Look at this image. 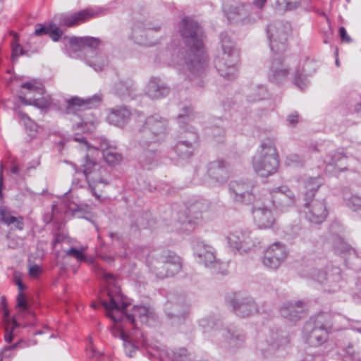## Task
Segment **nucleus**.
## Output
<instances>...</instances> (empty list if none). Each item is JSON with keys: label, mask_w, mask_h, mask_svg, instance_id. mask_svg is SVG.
<instances>
[{"label": "nucleus", "mask_w": 361, "mask_h": 361, "mask_svg": "<svg viewBox=\"0 0 361 361\" xmlns=\"http://www.w3.org/2000/svg\"><path fill=\"white\" fill-rule=\"evenodd\" d=\"M62 35V30H60L55 24L52 23L51 28H50V32L49 33L51 39L54 42H57L61 38Z\"/></svg>", "instance_id": "obj_61"}, {"label": "nucleus", "mask_w": 361, "mask_h": 361, "mask_svg": "<svg viewBox=\"0 0 361 361\" xmlns=\"http://www.w3.org/2000/svg\"><path fill=\"white\" fill-rule=\"evenodd\" d=\"M225 121L221 118H215L211 123V126L207 128V133L211 136L214 141L223 142L225 137Z\"/></svg>", "instance_id": "obj_36"}, {"label": "nucleus", "mask_w": 361, "mask_h": 361, "mask_svg": "<svg viewBox=\"0 0 361 361\" xmlns=\"http://www.w3.org/2000/svg\"><path fill=\"white\" fill-rule=\"evenodd\" d=\"M130 116V111L126 106H116L111 109L107 121L110 124L123 126L128 121Z\"/></svg>", "instance_id": "obj_32"}, {"label": "nucleus", "mask_w": 361, "mask_h": 361, "mask_svg": "<svg viewBox=\"0 0 361 361\" xmlns=\"http://www.w3.org/2000/svg\"><path fill=\"white\" fill-rule=\"evenodd\" d=\"M193 118L192 107L187 106L182 108L178 116V123L183 128L176 140V144L171 146V150L180 159H188L192 157L198 142L199 136L194 128H186L184 125Z\"/></svg>", "instance_id": "obj_8"}, {"label": "nucleus", "mask_w": 361, "mask_h": 361, "mask_svg": "<svg viewBox=\"0 0 361 361\" xmlns=\"http://www.w3.org/2000/svg\"><path fill=\"white\" fill-rule=\"evenodd\" d=\"M190 305L184 296L172 298L165 303L164 312L173 324L183 323L188 316Z\"/></svg>", "instance_id": "obj_16"}, {"label": "nucleus", "mask_w": 361, "mask_h": 361, "mask_svg": "<svg viewBox=\"0 0 361 361\" xmlns=\"http://www.w3.org/2000/svg\"><path fill=\"white\" fill-rule=\"evenodd\" d=\"M19 99L25 105H32L39 109H46L51 104L49 95L44 94L41 97H27V95H19Z\"/></svg>", "instance_id": "obj_40"}, {"label": "nucleus", "mask_w": 361, "mask_h": 361, "mask_svg": "<svg viewBox=\"0 0 361 361\" xmlns=\"http://www.w3.org/2000/svg\"><path fill=\"white\" fill-rule=\"evenodd\" d=\"M322 356L319 353L310 348L301 354L298 361H322Z\"/></svg>", "instance_id": "obj_55"}, {"label": "nucleus", "mask_w": 361, "mask_h": 361, "mask_svg": "<svg viewBox=\"0 0 361 361\" xmlns=\"http://www.w3.org/2000/svg\"><path fill=\"white\" fill-rule=\"evenodd\" d=\"M193 61L185 56L183 49L177 48L175 41L171 42L164 49L160 50L155 56L154 62L166 65L175 64L179 66L180 73L198 87H202L204 84V75L200 71H196V66Z\"/></svg>", "instance_id": "obj_5"}, {"label": "nucleus", "mask_w": 361, "mask_h": 361, "mask_svg": "<svg viewBox=\"0 0 361 361\" xmlns=\"http://www.w3.org/2000/svg\"><path fill=\"white\" fill-rule=\"evenodd\" d=\"M324 181L320 176L309 178L304 181L302 191V201L315 199V196Z\"/></svg>", "instance_id": "obj_34"}, {"label": "nucleus", "mask_w": 361, "mask_h": 361, "mask_svg": "<svg viewBox=\"0 0 361 361\" xmlns=\"http://www.w3.org/2000/svg\"><path fill=\"white\" fill-rule=\"evenodd\" d=\"M109 301H102V305L106 310V315L115 323L127 321L130 324H135L137 318L141 323L152 325L155 322L157 316L153 308L146 306H134L131 312H126L128 303L122 300L119 295L113 296L109 293Z\"/></svg>", "instance_id": "obj_4"}, {"label": "nucleus", "mask_w": 361, "mask_h": 361, "mask_svg": "<svg viewBox=\"0 0 361 361\" xmlns=\"http://www.w3.org/2000/svg\"><path fill=\"white\" fill-rule=\"evenodd\" d=\"M3 322L5 331L4 340L6 343H10L13 340V332L16 329L19 327V323L15 319H11L8 310H4Z\"/></svg>", "instance_id": "obj_39"}, {"label": "nucleus", "mask_w": 361, "mask_h": 361, "mask_svg": "<svg viewBox=\"0 0 361 361\" xmlns=\"http://www.w3.org/2000/svg\"><path fill=\"white\" fill-rule=\"evenodd\" d=\"M290 32V25L283 22H274L267 28V35L271 51L275 55H281L288 47V37Z\"/></svg>", "instance_id": "obj_13"}, {"label": "nucleus", "mask_w": 361, "mask_h": 361, "mask_svg": "<svg viewBox=\"0 0 361 361\" xmlns=\"http://www.w3.org/2000/svg\"><path fill=\"white\" fill-rule=\"evenodd\" d=\"M268 92L263 85H255L251 89V92L247 95V100L250 102H257L267 98Z\"/></svg>", "instance_id": "obj_46"}, {"label": "nucleus", "mask_w": 361, "mask_h": 361, "mask_svg": "<svg viewBox=\"0 0 361 361\" xmlns=\"http://www.w3.org/2000/svg\"><path fill=\"white\" fill-rule=\"evenodd\" d=\"M178 222L180 224L179 229L183 231L190 232L195 228V221L188 216H185L184 219L179 217Z\"/></svg>", "instance_id": "obj_56"}, {"label": "nucleus", "mask_w": 361, "mask_h": 361, "mask_svg": "<svg viewBox=\"0 0 361 361\" xmlns=\"http://www.w3.org/2000/svg\"><path fill=\"white\" fill-rule=\"evenodd\" d=\"M126 335L128 339L136 343L137 345L145 346L148 344L145 334L135 326V324L133 325L132 329Z\"/></svg>", "instance_id": "obj_45"}, {"label": "nucleus", "mask_w": 361, "mask_h": 361, "mask_svg": "<svg viewBox=\"0 0 361 361\" xmlns=\"http://www.w3.org/2000/svg\"><path fill=\"white\" fill-rule=\"evenodd\" d=\"M170 88L159 78L152 77L147 84L146 94L153 99H159L166 97Z\"/></svg>", "instance_id": "obj_29"}, {"label": "nucleus", "mask_w": 361, "mask_h": 361, "mask_svg": "<svg viewBox=\"0 0 361 361\" xmlns=\"http://www.w3.org/2000/svg\"><path fill=\"white\" fill-rule=\"evenodd\" d=\"M286 247L280 242L271 245L264 252L263 264L271 269H276L287 257Z\"/></svg>", "instance_id": "obj_20"}, {"label": "nucleus", "mask_w": 361, "mask_h": 361, "mask_svg": "<svg viewBox=\"0 0 361 361\" xmlns=\"http://www.w3.org/2000/svg\"><path fill=\"white\" fill-rule=\"evenodd\" d=\"M271 202L274 207L281 211H287L294 206L295 195L287 186L275 188L271 192Z\"/></svg>", "instance_id": "obj_21"}, {"label": "nucleus", "mask_w": 361, "mask_h": 361, "mask_svg": "<svg viewBox=\"0 0 361 361\" xmlns=\"http://www.w3.org/2000/svg\"><path fill=\"white\" fill-rule=\"evenodd\" d=\"M101 100L100 94H95L85 99L72 97L66 102L65 111L66 114H75L77 111L95 108L99 105Z\"/></svg>", "instance_id": "obj_23"}, {"label": "nucleus", "mask_w": 361, "mask_h": 361, "mask_svg": "<svg viewBox=\"0 0 361 361\" xmlns=\"http://www.w3.org/2000/svg\"><path fill=\"white\" fill-rule=\"evenodd\" d=\"M52 23H49V25L45 24H39L38 28H36L35 31V35L36 36H41L44 35H49L50 32V28H51Z\"/></svg>", "instance_id": "obj_63"}, {"label": "nucleus", "mask_w": 361, "mask_h": 361, "mask_svg": "<svg viewBox=\"0 0 361 361\" xmlns=\"http://www.w3.org/2000/svg\"><path fill=\"white\" fill-rule=\"evenodd\" d=\"M220 39L223 54L220 58L215 60V67L221 77L231 80L236 75L239 53L227 33L221 32Z\"/></svg>", "instance_id": "obj_11"}, {"label": "nucleus", "mask_w": 361, "mask_h": 361, "mask_svg": "<svg viewBox=\"0 0 361 361\" xmlns=\"http://www.w3.org/2000/svg\"><path fill=\"white\" fill-rule=\"evenodd\" d=\"M148 216H149L148 214H145L141 216H139L137 218L136 222L135 223V224H133L131 226V228L133 229L135 228V231L136 229L145 228L148 226H151L150 222L149 220H147Z\"/></svg>", "instance_id": "obj_58"}, {"label": "nucleus", "mask_w": 361, "mask_h": 361, "mask_svg": "<svg viewBox=\"0 0 361 361\" xmlns=\"http://www.w3.org/2000/svg\"><path fill=\"white\" fill-rule=\"evenodd\" d=\"M260 240L257 237L256 233L251 231L247 228L245 240H244V251H247L252 247H256L257 245L260 244Z\"/></svg>", "instance_id": "obj_51"}, {"label": "nucleus", "mask_w": 361, "mask_h": 361, "mask_svg": "<svg viewBox=\"0 0 361 361\" xmlns=\"http://www.w3.org/2000/svg\"><path fill=\"white\" fill-rule=\"evenodd\" d=\"M160 30V25H152L149 22H137L132 29L131 37L140 45L152 46L157 44L154 34Z\"/></svg>", "instance_id": "obj_17"}, {"label": "nucleus", "mask_w": 361, "mask_h": 361, "mask_svg": "<svg viewBox=\"0 0 361 361\" xmlns=\"http://www.w3.org/2000/svg\"><path fill=\"white\" fill-rule=\"evenodd\" d=\"M288 70L283 63V58L281 55H275L269 66V78L274 82H281L287 78Z\"/></svg>", "instance_id": "obj_26"}, {"label": "nucleus", "mask_w": 361, "mask_h": 361, "mask_svg": "<svg viewBox=\"0 0 361 361\" xmlns=\"http://www.w3.org/2000/svg\"><path fill=\"white\" fill-rule=\"evenodd\" d=\"M341 355L343 361H361L360 353L352 344L348 345L342 350Z\"/></svg>", "instance_id": "obj_48"}, {"label": "nucleus", "mask_w": 361, "mask_h": 361, "mask_svg": "<svg viewBox=\"0 0 361 361\" xmlns=\"http://www.w3.org/2000/svg\"><path fill=\"white\" fill-rule=\"evenodd\" d=\"M326 154L323 161L326 166H333L339 171L347 170L346 166H343L342 162L346 160L344 149L336 148L333 143L328 142L326 145Z\"/></svg>", "instance_id": "obj_24"}, {"label": "nucleus", "mask_w": 361, "mask_h": 361, "mask_svg": "<svg viewBox=\"0 0 361 361\" xmlns=\"http://www.w3.org/2000/svg\"><path fill=\"white\" fill-rule=\"evenodd\" d=\"M310 63V62L307 61L304 64L302 73L297 70L295 73L293 79L294 84L300 90H304L309 84L306 75L308 73L307 66Z\"/></svg>", "instance_id": "obj_43"}, {"label": "nucleus", "mask_w": 361, "mask_h": 361, "mask_svg": "<svg viewBox=\"0 0 361 361\" xmlns=\"http://www.w3.org/2000/svg\"><path fill=\"white\" fill-rule=\"evenodd\" d=\"M137 257L145 259L149 271L157 279H163L178 274L182 268L179 256L170 250H153L145 248Z\"/></svg>", "instance_id": "obj_6"}, {"label": "nucleus", "mask_w": 361, "mask_h": 361, "mask_svg": "<svg viewBox=\"0 0 361 361\" xmlns=\"http://www.w3.org/2000/svg\"><path fill=\"white\" fill-rule=\"evenodd\" d=\"M305 305L302 301L288 302L280 309L281 315L291 322H297L305 315Z\"/></svg>", "instance_id": "obj_27"}, {"label": "nucleus", "mask_w": 361, "mask_h": 361, "mask_svg": "<svg viewBox=\"0 0 361 361\" xmlns=\"http://www.w3.org/2000/svg\"><path fill=\"white\" fill-rule=\"evenodd\" d=\"M18 114H19V116H20V118L21 119H23V120H27V121H28V123H25V128H26V129H28V128L30 129L29 135L31 136V137L35 136V134H36V129H35L36 125L30 120V118H28V116L25 114L22 113V112H19Z\"/></svg>", "instance_id": "obj_59"}, {"label": "nucleus", "mask_w": 361, "mask_h": 361, "mask_svg": "<svg viewBox=\"0 0 361 361\" xmlns=\"http://www.w3.org/2000/svg\"><path fill=\"white\" fill-rule=\"evenodd\" d=\"M333 248L335 253L341 255L345 261H347V257L351 255H354L356 257H358L356 250L341 238L334 240Z\"/></svg>", "instance_id": "obj_42"}, {"label": "nucleus", "mask_w": 361, "mask_h": 361, "mask_svg": "<svg viewBox=\"0 0 361 361\" xmlns=\"http://www.w3.org/2000/svg\"><path fill=\"white\" fill-rule=\"evenodd\" d=\"M168 133L169 122L166 118L159 115L146 118L135 135L136 142L142 150L140 159L144 167L151 169L159 155L157 147L165 140Z\"/></svg>", "instance_id": "obj_1"}, {"label": "nucleus", "mask_w": 361, "mask_h": 361, "mask_svg": "<svg viewBox=\"0 0 361 361\" xmlns=\"http://www.w3.org/2000/svg\"><path fill=\"white\" fill-rule=\"evenodd\" d=\"M178 32L185 47H181L185 56L196 66V71L205 75L207 56L203 51V30L200 25L189 17H183L179 23Z\"/></svg>", "instance_id": "obj_3"}, {"label": "nucleus", "mask_w": 361, "mask_h": 361, "mask_svg": "<svg viewBox=\"0 0 361 361\" xmlns=\"http://www.w3.org/2000/svg\"><path fill=\"white\" fill-rule=\"evenodd\" d=\"M20 87L23 89L27 90V93L24 94L27 97H41L45 94L44 87L40 83L27 82L23 83Z\"/></svg>", "instance_id": "obj_44"}, {"label": "nucleus", "mask_w": 361, "mask_h": 361, "mask_svg": "<svg viewBox=\"0 0 361 361\" xmlns=\"http://www.w3.org/2000/svg\"><path fill=\"white\" fill-rule=\"evenodd\" d=\"M286 121L289 126H295L299 121V114L297 111L290 113L287 116Z\"/></svg>", "instance_id": "obj_64"}, {"label": "nucleus", "mask_w": 361, "mask_h": 361, "mask_svg": "<svg viewBox=\"0 0 361 361\" xmlns=\"http://www.w3.org/2000/svg\"><path fill=\"white\" fill-rule=\"evenodd\" d=\"M118 333L123 341L126 355L130 357H133L140 345L128 339L126 334L121 331H118Z\"/></svg>", "instance_id": "obj_47"}, {"label": "nucleus", "mask_w": 361, "mask_h": 361, "mask_svg": "<svg viewBox=\"0 0 361 361\" xmlns=\"http://www.w3.org/2000/svg\"><path fill=\"white\" fill-rule=\"evenodd\" d=\"M82 173L86 178L88 188L97 200L102 201V192L103 188L109 185L107 178L108 171L97 161L87 154L82 165Z\"/></svg>", "instance_id": "obj_12"}, {"label": "nucleus", "mask_w": 361, "mask_h": 361, "mask_svg": "<svg viewBox=\"0 0 361 361\" xmlns=\"http://www.w3.org/2000/svg\"><path fill=\"white\" fill-rule=\"evenodd\" d=\"M194 255L198 263L211 269L213 272L219 271V262L216 258L215 250L202 241H198L193 245Z\"/></svg>", "instance_id": "obj_19"}, {"label": "nucleus", "mask_w": 361, "mask_h": 361, "mask_svg": "<svg viewBox=\"0 0 361 361\" xmlns=\"http://www.w3.org/2000/svg\"><path fill=\"white\" fill-rule=\"evenodd\" d=\"M86 354L90 359H95L98 361H100V358L103 355V353L99 352L93 346L86 349Z\"/></svg>", "instance_id": "obj_62"}, {"label": "nucleus", "mask_w": 361, "mask_h": 361, "mask_svg": "<svg viewBox=\"0 0 361 361\" xmlns=\"http://www.w3.org/2000/svg\"><path fill=\"white\" fill-rule=\"evenodd\" d=\"M252 215L255 224L259 228H270L275 221V218L271 211L267 207H254Z\"/></svg>", "instance_id": "obj_30"}, {"label": "nucleus", "mask_w": 361, "mask_h": 361, "mask_svg": "<svg viewBox=\"0 0 361 361\" xmlns=\"http://www.w3.org/2000/svg\"><path fill=\"white\" fill-rule=\"evenodd\" d=\"M332 326L331 316L326 312L319 313L305 324L303 339L311 346H319L327 340Z\"/></svg>", "instance_id": "obj_9"}, {"label": "nucleus", "mask_w": 361, "mask_h": 361, "mask_svg": "<svg viewBox=\"0 0 361 361\" xmlns=\"http://www.w3.org/2000/svg\"><path fill=\"white\" fill-rule=\"evenodd\" d=\"M260 149L253 157L255 171L262 177L273 175L279 166V154L273 140L267 138L262 141Z\"/></svg>", "instance_id": "obj_10"}, {"label": "nucleus", "mask_w": 361, "mask_h": 361, "mask_svg": "<svg viewBox=\"0 0 361 361\" xmlns=\"http://www.w3.org/2000/svg\"><path fill=\"white\" fill-rule=\"evenodd\" d=\"M247 229L240 228L229 233L227 236V240L230 247L238 251H244V240H245Z\"/></svg>", "instance_id": "obj_38"}, {"label": "nucleus", "mask_w": 361, "mask_h": 361, "mask_svg": "<svg viewBox=\"0 0 361 361\" xmlns=\"http://www.w3.org/2000/svg\"><path fill=\"white\" fill-rule=\"evenodd\" d=\"M167 355L171 361H191L188 350L185 348L168 351Z\"/></svg>", "instance_id": "obj_49"}, {"label": "nucleus", "mask_w": 361, "mask_h": 361, "mask_svg": "<svg viewBox=\"0 0 361 361\" xmlns=\"http://www.w3.org/2000/svg\"><path fill=\"white\" fill-rule=\"evenodd\" d=\"M301 0H277L276 4L279 9L293 11L299 7Z\"/></svg>", "instance_id": "obj_52"}, {"label": "nucleus", "mask_w": 361, "mask_h": 361, "mask_svg": "<svg viewBox=\"0 0 361 361\" xmlns=\"http://www.w3.org/2000/svg\"><path fill=\"white\" fill-rule=\"evenodd\" d=\"M302 202V212L309 222L319 224L325 221L328 211L324 200L315 198Z\"/></svg>", "instance_id": "obj_18"}, {"label": "nucleus", "mask_w": 361, "mask_h": 361, "mask_svg": "<svg viewBox=\"0 0 361 361\" xmlns=\"http://www.w3.org/2000/svg\"><path fill=\"white\" fill-rule=\"evenodd\" d=\"M88 10H83L71 14H62L59 18L61 25L72 27L86 21L92 16Z\"/></svg>", "instance_id": "obj_31"}, {"label": "nucleus", "mask_w": 361, "mask_h": 361, "mask_svg": "<svg viewBox=\"0 0 361 361\" xmlns=\"http://www.w3.org/2000/svg\"><path fill=\"white\" fill-rule=\"evenodd\" d=\"M101 147L103 157L109 165L115 166L121 162L122 155L116 151V148L109 146L107 142L102 143Z\"/></svg>", "instance_id": "obj_41"}, {"label": "nucleus", "mask_w": 361, "mask_h": 361, "mask_svg": "<svg viewBox=\"0 0 361 361\" xmlns=\"http://www.w3.org/2000/svg\"><path fill=\"white\" fill-rule=\"evenodd\" d=\"M342 281L341 270L339 267H327V276L324 284L326 290L335 292L341 288L340 283Z\"/></svg>", "instance_id": "obj_35"}, {"label": "nucleus", "mask_w": 361, "mask_h": 361, "mask_svg": "<svg viewBox=\"0 0 361 361\" xmlns=\"http://www.w3.org/2000/svg\"><path fill=\"white\" fill-rule=\"evenodd\" d=\"M289 341V334L287 331L281 329H271L267 340L257 344V348L264 358H270L281 348L286 346Z\"/></svg>", "instance_id": "obj_14"}, {"label": "nucleus", "mask_w": 361, "mask_h": 361, "mask_svg": "<svg viewBox=\"0 0 361 361\" xmlns=\"http://www.w3.org/2000/svg\"><path fill=\"white\" fill-rule=\"evenodd\" d=\"M0 221L6 225L14 224L16 217L4 207H0Z\"/></svg>", "instance_id": "obj_57"}, {"label": "nucleus", "mask_w": 361, "mask_h": 361, "mask_svg": "<svg viewBox=\"0 0 361 361\" xmlns=\"http://www.w3.org/2000/svg\"><path fill=\"white\" fill-rule=\"evenodd\" d=\"M86 247H82L80 249H78L74 247H71L70 249L66 250V254L68 256L75 257L77 260L80 262L87 261L89 263L92 264V269L96 275L102 279H104L108 284L111 286L116 285V279L114 274L106 272L101 266L94 262L92 259L87 260L84 252Z\"/></svg>", "instance_id": "obj_22"}, {"label": "nucleus", "mask_w": 361, "mask_h": 361, "mask_svg": "<svg viewBox=\"0 0 361 361\" xmlns=\"http://www.w3.org/2000/svg\"><path fill=\"white\" fill-rule=\"evenodd\" d=\"M233 312L240 317H247L257 312V305L251 297H235L231 302Z\"/></svg>", "instance_id": "obj_25"}, {"label": "nucleus", "mask_w": 361, "mask_h": 361, "mask_svg": "<svg viewBox=\"0 0 361 361\" xmlns=\"http://www.w3.org/2000/svg\"><path fill=\"white\" fill-rule=\"evenodd\" d=\"M228 20L235 22H241L247 23L250 21L248 6L245 5H238L231 7L228 16Z\"/></svg>", "instance_id": "obj_37"}, {"label": "nucleus", "mask_w": 361, "mask_h": 361, "mask_svg": "<svg viewBox=\"0 0 361 361\" xmlns=\"http://www.w3.org/2000/svg\"><path fill=\"white\" fill-rule=\"evenodd\" d=\"M285 233L289 238H294L300 235L303 233V229L299 222H295L288 226L286 228Z\"/></svg>", "instance_id": "obj_54"}, {"label": "nucleus", "mask_w": 361, "mask_h": 361, "mask_svg": "<svg viewBox=\"0 0 361 361\" xmlns=\"http://www.w3.org/2000/svg\"><path fill=\"white\" fill-rule=\"evenodd\" d=\"M327 276V271L326 270H320L317 269L313 271L312 277L313 279L322 284H325L326 279Z\"/></svg>", "instance_id": "obj_60"}, {"label": "nucleus", "mask_w": 361, "mask_h": 361, "mask_svg": "<svg viewBox=\"0 0 361 361\" xmlns=\"http://www.w3.org/2000/svg\"><path fill=\"white\" fill-rule=\"evenodd\" d=\"M64 43L68 42L73 51V57L83 58L86 64L95 71H102L108 65L107 57L97 50L101 41L92 37H64Z\"/></svg>", "instance_id": "obj_7"}, {"label": "nucleus", "mask_w": 361, "mask_h": 361, "mask_svg": "<svg viewBox=\"0 0 361 361\" xmlns=\"http://www.w3.org/2000/svg\"><path fill=\"white\" fill-rule=\"evenodd\" d=\"M16 307H18L21 311L30 314L32 317H35V314L29 309L25 295L23 292H18L16 298Z\"/></svg>", "instance_id": "obj_53"}, {"label": "nucleus", "mask_w": 361, "mask_h": 361, "mask_svg": "<svg viewBox=\"0 0 361 361\" xmlns=\"http://www.w3.org/2000/svg\"><path fill=\"white\" fill-rule=\"evenodd\" d=\"M346 206L353 212L361 214V197L357 195H351L345 199Z\"/></svg>", "instance_id": "obj_50"}, {"label": "nucleus", "mask_w": 361, "mask_h": 361, "mask_svg": "<svg viewBox=\"0 0 361 361\" xmlns=\"http://www.w3.org/2000/svg\"><path fill=\"white\" fill-rule=\"evenodd\" d=\"M254 184L250 180H231L228 184L231 198L233 202L249 204L254 202Z\"/></svg>", "instance_id": "obj_15"}, {"label": "nucleus", "mask_w": 361, "mask_h": 361, "mask_svg": "<svg viewBox=\"0 0 361 361\" xmlns=\"http://www.w3.org/2000/svg\"><path fill=\"white\" fill-rule=\"evenodd\" d=\"M204 336L220 348L235 352L243 347L245 335L242 329L233 324H224L214 315H209L198 322Z\"/></svg>", "instance_id": "obj_2"}, {"label": "nucleus", "mask_w": 361, "mask_h": 361, "mask_svg": "<svg viewBox=\"0 0 361 361\" xmlns=\"http://www.w3.org/2000/svg\"><path fill=\"white\" fill-rule=\"evenodd\" d=\"M208 174L215 181L222 183L227 180L229 177V166L224 160L212 161L208 165Z\"/></svg>", "instance_id": "obj_28"}, {"label": "nucleus", "mask_w": 361, "mask_h": 361, "mask_svg": "<svg viewBox=\"0 0 361 361\" xmlns=\"http://www.w3.org/2000/svg\"><path fill=\"white\" fill-rule=\"evenodd\" d=\"M114 88L115 94L122 100L131 99L136 90L133 80L130 78L118 81Z\"/></svg>", "instance_id": "obj_33"}]
</instances>
